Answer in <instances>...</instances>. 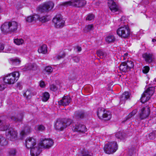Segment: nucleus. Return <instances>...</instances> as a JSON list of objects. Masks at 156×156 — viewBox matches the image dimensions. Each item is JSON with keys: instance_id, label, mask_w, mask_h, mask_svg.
Masks as SVG:
<instances>
[{"instance_id": "f257e3e1", "label": "nucleus", "mask_w": 156, "mask_h": 156, "mask_svg": "<svg viewBox=\"0 0 156 156\" xmlns=\"http://www.w3.org/2000/svg\"><path fill=\"white\" fill-rule=\"evenodd\" d=\"M19 26V23L15 21L5 23L1 26L2 31L4 33L16 32Z\"/></svg>"}, {"instance_id": "f03ea898", "label": "nucleus", "mask_w": 156, "mask_h": 156, "mask_svg": "<svg viewBox=\"0 0 156 156\" xmlns=\"http://www.w3.org/2000/svg\"><path fill=\"white\" fill-rule=\"evenodd\" d=\"M20 76L18 72H14L9 74L4 77V80L5 83L9 84H12L18 80Z\"/></svg>"}, {"instance_id": "7ed1b4c3", "label": "nucleus", "mask_w": 156, "mask_h": 156, "mask_svg": "<svg viewBox=\"0 0 156 156\" xmlns=\"http://www.w3.org/2000/svg\"><path fill=\"white\" fill-rule=\"evenodd\" d=\"M86 4L85 0H71L62 3L60 5L66 7L72 6L74 7L80 8L84 6Z\"/></svg>"}, {"instance_id": "20e7f679", "label": "nucleus", "mask_w": 156, "mask_h": 156, "mask_svg": "<svg viewBox=\"0 0 156 156\" xmlns=\"http://www.w3.org/2000/svg\"><path fill=\"white\" fill-rule=\"evenodd\" d=\"M154 91V87H148L142 94L140 98L141 102L144 103L149 100Z\"/></svg>"}, {"instance_id": "39448f33", "label": "nucleus", "mask_w": 156, "mask_h": 156, "mask_svg": "<svg viewBox=\"0 0 156 156\" xmlns=\"http://www.w3.org/2000/svg\"><path fill=\"white\" fill-rule=\"evenodd\" d=\"M97 114L100 119L105 120H109L112 117L110 112L105 111L103 108H99L97 112Z\"/></svg>"}, {"instance_id": "423d86ee", "label": "nucleus", "mask_w": 156, "mask_h": 156, "mask_svg": "<svg viewBox=\"0 0 156 156\" xmlns=\"http://www.w3.org/2000/svg\"><path fill=\"white\" fill-rule=\"evenodd\" d=\"M118 149L117 143L115 142H108L105 145L104 147V151L107 154H112Z\"/></svg>"}, {"instance_id": "0eeeda50", "label": "nucleus", "mask_w": 156, "mask_h": 156, "mask_svg": "<svg viewBox=\"0 0 156 156\" xmlns=\"http://www.w3.org/2000/svg\"><path fill=\"white\" fill-rule=\"evenodd\" d=\"M118 35L122 37L126 38L130 34V30L127 24L125 25L123 27H119L117 30Z\"/></svg>"}, {"instance_id": "6e6552de", "label": "nucleus", "mask_w": 156, "mask_h": 156, "mask_svg": "<svg viewBox=\"0 0 156 156\" xmlns=\"http://www.w3.org/2000/svg\"><path fill=\"white\" fill-rule=\"evenodd\" d=\"M53 140L50 138H42L40 140L38 145L45 149H49L53 145Z\"/></svg>"}, {"instance_id": "1a4fd4ad", "label": "nucleus", "mask_w": 156, "mask_h": 156, "mask_svg": "<svg viewBox=\"0 0 156 156\" xmlns=\"http://www.w3.org/2000/svg\"><path fill=\"white\" fill-rule=\"evenodd\" d=\"M54 4L51 1L45 3L39 7V10L42 12H48L54 7Z\"/></svg>"}, {"instance_id": "9d476101", "label": "nucleus", "mask_w": 156, "mask_h": 156, "mask_svg": "<svg viewBox=\"0 0 156 156\" xmlns=\"http://www.w3.org/2000/svg\"><path fill=\"white\" fill-rule=\"evenodd\" d=\"M150 114L149 107L146 106L142 108L139 111V118L140 120L144 119L147 118Z\"/></svg>"}, {"instance_id": "9b49d317", "label": "nucleus", "mask_w": 156, "mask_h": 156, "mask_svg": "<svg viewBox=\"0 0 156 156\" xmlns=\"http://www.w3.org/2000/svg\"><path fill=\"white\" fill-rule=\"evenodd\" d=\"M53 22L57 28L62 27L64 24L65 21L60 15H56L53 19Z\"/></svg>"}, {"instance_id": "f8f14e48", "label": "nucleus", "mask_w": 156, "mask_h": 156, "mask_svg": "<svg viewBox=\"0 0 156 156\" xmlns=\"http://www.w3.org/2000/svg\"><path fill=\"white\" fill-rule=\"evenodd\" d=\"M23 117V112L18 113L17 112H13L10 115L9 118L15 122H19L22 121Z\"/></svg>"}, {"instance_id": "ddd939ff", "label": "nucleus", "mask_w": 156, "mask_h": 156, "mask_svg": "<svg viewBox=\"0 0 156 156\" xmlns=\"http://www.w3.org/2000/svg\"><path fill=\"white\" fill-rule=\"evenodd\" d=\"M72 129L74 131L82 133H85L87 130V129L84 125L79 123L73 124Z\"/></svg>"}, {"instance_id": "4468645a", "label": "nucleus", "mask_w": 156, "mask_h": 156, "mask_svg": "<svg viewBox=\"0 0 156 156\" xmlns=\"http://www.w3.org/2000/svg\"><path fill=\"white\" fill-rule=\"evenodd\" d=\"M7 131L8 134L6 135L7 137L12 141H14L17 138V133L13 129H9Z\"/></svg>"}, {"instance_id": "2eb2a0df", "label": "nucleus", "mask_w": 156, "mask_h": 156, "mask_svg": "<svg viewBox=\"0 0 156 156\" xmlns=\"http://www.w3.org/2000/svg\"><path fill=\"white\" fill-rule=\"evenodd\" d=\"M26 146L27 148L30 149L36 145V141L35 138L33 137H29L26 139Z\"/></svg>"}, {"instance_id": "dca6fc26", "label": "nucleus", "mask_w": 156, "mask_h": 156, "mask_svg": "<svg viewBox=\"0 0 156 156\" xmlns=\"http://www.w3.org/2000/svg\"><path fill=\"white\" fill-rule=\"evenodd\" d=\"M108 4L110 10L112 12H119V9L118 6L113 0H108Z\"/></svg>"}, {"instance_id": "f3484780", "label": "nucleus", "mask_w": 156, "mask_h": 156, "mask_svg": "<svg viewBox=\"0 0 156 156\" xmlns=\"http://www.w3.org/2000/svg\"><path fill=\"white\" fill-rule=\"evenodd\" d=\"M55 127L56 129L58 131H62L66 127V125L65 124L63 121L59 119L56 122Z\"/></svg>"}, {"instance_id": "a211bd4d", "label": "nucleus", "mask_w": 156, "mask_h": 156, "mask_svg": "<svg viewBox=\"0 0 156 156\" xmlns=\"http://www.w3.org/2000/svg\"><path fill=\"white\" fill-rule=\"evenodd\" d=\"M71 101V99L69 96H65L58 101V104L59 105L66 106L68 105Z\"/></svg>"}, {"instance_id": "6ab92c4d", "label": "nucleus", "mask_w": 156, "mask_h": 156, "mask_svg": "<svg viewBox=\"0 0 156 156\" xmlns=\"http://www.w3.org/2000/svg\"><path fill=\"white\" fill-rule=\"evenodd\" d=\"M38 146V145L37 146H35L30 148V154L31 156H37L40 153L41 149Z\"/></svg>"}, {"instance_id": "aec40b11", "label": "nucleus", "mask_w": 156, "mask_h": 156, "mask_svg": "<svg viewBox=\"0 0 156 156\" xmlns=\"http://www.w3.org/2000/svg\"><path fill=\"white\" fill-rule=\"evenodd\" d=\"M142 56L146 62L149 63L152 62L154 58L153 54L149 53H145Z\"/></svg>"}, {"instance_id": "412c9836", "label": "nucleus", "mask_w": 156, "mask_h": 156, "mask_svg": "<svg viewBox=\"0 0 156 156\" xmlns=\"http://www.w3.org/2000/svg\"><path fill=\"white\" fill-rule=\"evenodd\" d=\"M130 97V94L128 92H125L122 94L120 98V103L121 104L125 103L126 101L129 99Z\"/></svg>"}, {"instance_id": "4be33fe9", "label": "nucleus", "mask_w": 156, "mask_h": 156, "mask_svg": "<svg viewBox=\"0 0 156 156\" xmlns=\"http://www.w3.org/2000/svg\"><path fill=\"white\" fill-rule=\"evenodd\" d=\"M9 127L8 124L4 121H2L0 120V130L2 131H5Z\"/></svg>"}, {"instance_id": "5701e85b", "label": "nucleus", "mask_w": 156, "mask_h": 156, "mask_svg": "<svg viewBox=\"0 0 156 156\" xmlns=\"http://www.w3.org/2000/svg\"><path fill=\"white\" fill-rule=\"evenodd\" d=\"M36 66L34 64L30 63L26 64L23 69V70L24 71H26L30 70H34Z\"/></svg>"}, {"instance_id": "b1692460", "label": "nucleus", "mask_w": 156, "mask_h": 156, "mask_svg": "<svg viewBox=\"0 0 156 156\" xmlns=\"http://www.w3.org/2000/svg\"><path fill=\"white\" fill-rule=\"evenodd\" d=\"M38 51L39 53L46 54L47 51V47L46 44H43L38 49Z\"/></svg>"}, {"instance_id": "393cba45", "label": "nucleus", "mask_w": 156, "mask_h": 156, "mask_svg": "<svg viewBox=\"0 0 156 156\" xmlns=\"http://www.w3.org/2000/svg\"><path fill=\"white\" fill-rule=\"evenodd\" d=\"M8 156H15L17 153V150L14 148H10L7 151Z\"/></svg>"}, {"instance_id": "a878e982", "label": "nucleus", "mask_w": 156, "mask_h": 156, "mask_svg": "<svg viewBox=\"0 0 156 156\" xmlns=\"http://www.w3.org/2000/svg\"><path fill=\"white\" fill-rule=\"evenodd\" d=\"M119 69L120 70L124 72H126L129 71L128 69L126 62H123L121 63L119 67Z\"/></svg>"}, {"instance_id": "bb28decb", "label": "nucleus", "mask_w": 156, "mask_h": 156, "mask_svg": "<svg viewBox=\"0 0 156 156\" xmlns=\"http://www.w3.org/2000/svg\"><path fill=\"white\" fill-rule=\"evenodd\" d=\"M30 132V127L28 126H26L20 132V135L23 136L29 133Z\"/></svg>"}, {"instance_id": "cd10ccee", "label": "nucleus", "mask_w": 156, "mask_h": 156, "mask_svg": "<svg viewBox=\"0 0 156 156\" xmlns=\"http://www.w3.org/2000/svg\"><path fill=\"white\" fill-rule=\"evenodd\" d=\"M84 115V113L82 111H76L75 113V116L78 119L83 118Z\"/></svg>"}, {"instance_id": "c85d7f7f", "label": "nucleus", "mask_w": 156, "mask_h": 156, "mask_svg": "<svg viewBox=\"0 0 156 156\" xmlns=\"http://www.w3.org/2000/svg\"><path fill=\"white\" fill-rule=\"evenodd\" d=\"M39 16L37 15H34L28 16L26 19V20L28 22H32L33 21L37 19H38Z\"/></svg>"}, {"instance_id": "c756f323", "label": "nucleus", "mask_w": 156, "mask_h": 156, "mask_svg": "<svg viewBox=\"0 0 156 156\" xmlns=\"http://www.w3.org/2000/svg\"><path fill=\"white\" fill-rule=\"evenodd\" d=\"M96 54L98 56L102 58L105 57L107 55L106 52L101 50H98L96 52Z\"/></svg>"}, {"instance_id": "7c9ffc66", "label": "nucleus", "mask_w": 156, "mask_h": 156, "mask_svg": "<svg viewBox=\"0 0 156 156\" xmlns=\"http://www.w3.org/2000/svg\"><path fill=\"white\" fill-rule=\"evenodd\" d=\"M115 40L114 36L112 35H109L105 38V40L107 42L110 43L114 42Z\"/></svg>"}, {"instance_id": "2f4dec72", "label": "nucleus", "mask_w": 156, "mask_h": 156, "mask_svg": "<svg viewBox=\"0 0 156 156\" xmlns=\"http://www.w3.org/2000/svg\"><path fill=\"white\" fill-rule=\"evenodd\" d=\"M8 142L5 137L0 135V145L1 146H5L7 144Z\"/></svg>"}, {"instance_id": "473e14b6", "label": "nucleus", "mask_w": 156, "mask_h": 156, "mask_svg": "<svg viewBox=\"0 0 156 156\" xmlns=\"http://www.w3.org/2000/svg\"><path fill=\"white\" fill-rule=\"evenodd\" d=\"M65 54L64 52H61L59 55H56L54 57L55 60H58L64 58L65 56Z\"/></svg>"}, {"instance_id": "72a5a7b5", "label": "nucleus", "mask_w": 156, "mask_h": 156, "mask_svg": "<svg viewBox=\"0 0 156 156\" xmlns=\"http://www.w3.org/2000/svg\"><path fill=\"white\" fill-rule=\"evenodd\" d=\"M115 136L118 139L122 140L124 138L126 135L124 133L118 132L115 134Z\"/></svg>"}, {"instance_id": "f704fd0d", "label": "nucleus", "mask_w": 156, "mask_h": 156, "mask_svg": "<svg viewBox=\"0 0 156 156\" xmlns=\"http://www.w3.org/2000/svg\"><path fill=\"white\" fill-rule=\"evenodd\" d=\"M10 61L12 64L14 65H17L20 64V61L18 58H11L10 59Z\"/></svg>"}, {"instance_id": "c9c22d12", "label": "nucleus", "mask_w": 156, "mask_h": 156, "mask_svg": "<svg viewBox=\"0 0 156 156\" xmlns=\"http://www.w3.org/2000/svg\"><path fill=\"white\" fill-rule=\"evenodd\" d=\"M50 95L48 93L45 92L43 94L42 101H46L49 99Z\"/></svg>"}, {"instance_id": "e433bc0d", "label": "nucleus", "mask_w": 156, "mask_h": 156, "mask_svg": "<svg viewBox=\"0 0 156 156\" xmlns=\"http://www.w3.org/2000/svg\"><path fill=\"white\" fill-rule=\"evenodd\" d=\"M126 63L129 70H130L131 69L133 68L134 67V63L133 62L131 61H127L126 62Z\"/></svg>"}, {"instance_id": "4c0bfd02", "label": "nucleus", "mask_w": 156, "mask_h": 156, "mask_svg": "<svg viewBox=\"0 0 156 156\" xmlns=\"http://www.w3.org/2000/svg\"><path fill=\"white\" fill-rule=\"evenodd\" d=\"M24 42V41L22 39H16L14 40V42L17 45L22 44Z\"/></svg>"}, {"instance_id": "58836bf2", "label": "nucleus", "mask_w": 156, "mask_h": 156, "mask_svg": "<svg viewBox=\"0 0 156 156\" xmlns=\"http://www.w3.org/2000/svg\"><path fill=\"white\" fill-rule=\"evenodd\" d=\"M137 112V110L136 109L134 110L131 113H130L127 116L126 120L129 119L132 116L134 115Z\"/></svg>"}, {"instance_id": "ea45409f", "label": "nucleus", "mask_w": 156, "mask_h": 156, "mask_svg": "<svg viewBox=\"0 0 156 156\" xmlns=\"http://www.w3.org/2000/svg\"><path fill=\"white\" fill-rule=\"evenodd\" d=\"M52 68L50 66H48L45 68L44 69V71L47 73L48 74H49L51 73L53 71Z\"/></svg>"}, {"instance_id": "a19ab883", "label": "nucleus", "mask_w": 156, "mask_h": 156, "mask_svg": "<svg viewBox=\"0 0 156 156\" xmlns=\"http://www.w3.org/2000/svg\"><path fill=\"white\" fill-rule=\"evenodd\" d=\"M82 156H92V153L86 150H83L82 152Z\"/></svg>"}, {"instance_id": "79ce46f5", "label": "nucleus", "mask_w": 156, "mask_h": 156, "mask_svg": "<svg viewBox=\"0 0 156 156\" xmlns=\"http://www.w3.org/2000/svg\"><path fill=\"white\" fill-rule=\"evenodd\" d=\"M32 93L31 91L30 90H27L23 94V95L26 96L27 98H29L31 96Z\"/></svg>"}, {"instance_id": "37998d69", "label": "nucleus", "mask_w": 156, "mask_h": 156, "mask_svg": "<svg viewBox=\"0 0 156 156\" xmlns=\"http://www.w3.org/2000/svg\"><path fill=\"white\" fill-rule=\"evenodd\" d=\"M150 70L149 67L147 66H144L142 69V71L144 73H147Z\"/></svg>"}, {"instance_id": "c03bdc74", "label": "nucleus", "mask_w": 156, "mask_h": 156, "mask_svg": "<svg viewBox=\"0 0 156 156\" xmlns=\"http://www.w3.org/2000/svg\"><path fill=\"white\" fill-rule=\"evenodd\" d=\"M39 18V20L43 23L45 22L48 21V20L46 16H43Z\"/></svg>"}, {"instance_id": "a18cd8bd", "label": "nucleus", "mask_w": 156, "mask_h": 156, "mask_svg": "<svg viewBox=\"0 0 156 156\" xmlns=\"http://www.w3.org/2000/svg\"><path fill=\"white\" fill-rule=\"evenodd\" d=\"M94 15L92 14L88 15L86 18V20L91 21L94 20Z\"/></svg>"}, {"instance_id": "49530a36", "label": "nucleus", "mask_w": 156, "mask_h": 156, "mask_svg": "<svg viewBox=\"0 0 156 156\" xmlns=\"http://www.w3.org/2000/svg\"><path fill=\"white\" fill-rule=\"evenodd\" d=\"M50 89L52 91H55L57 90V87L54 84H51L50 86Z\"/></svg>"}, {"instance_id": "de8ad7c7", "label": "nucleus", "mask_w": 156, "mask_h": 156, "mask_svg": "<svg viewBox=\"0 0 156 156\" xmlns=\"http://www.w3.org/2000/svg\"><path fill=\"white\" fill-rule=\"evenodd\" d=\"M64 122L65 124L66 125V127L67 126L70 125L72 122V120L69 119H67L66 121H63Z\"/></svg>"}, {"instance_id": "09e8293b", "label": "nucleus", "mask_w": 156, "mask_h": 156, "mask_svg": "<svg viewBox=\"0 0 156 156\" xmlns=\"http://www.w3.org/2000/svg\"><path fill=\"white\" fill-rule=\"evenodd\" d=\"M149 137L151 140L154 139L155 137V134L154 132L150 133L149 135Z\"/></svg>"}, {"instance_id": "8fccbe9b", "label": "nucleus", "mask_w": 156, "mask_h": 156, "mask_svg": "<svg viewBox=\"0 0 156 156\" xmlns=\"http://www.w3.org/2000/svg\"><path fill=\"white\" fill-rule=\"evenodd\" d=\"M93 25H88L86 26L85 28L87 30V31H90L93 29Z\"/></svg>"}, {"instance_id": "3c124183", "label": "nucleus", "mask_w": 156, "mask_h": 156, "mask_svg": "<svg viewBox=\"0 0 156 156\" xmlns=\"http://www.w3.org/2000/svg\"><path fill=\"white\" fill-rule=\"evenodd\" d=\"M45 127L44 126L42 125H38L37 126V129L39 130L40 131H42L44 130Z\"/></svg>"}, {"instance_id": "603ef678", "label": "nucleus", "mask_w": 156, "mask_h": 156, "mask_svg": "<svg viewBox=\"0 0 156 156\" xmlns=\"http://www.w3.org/2000/svg\"><path fill=\"white\" fill-rule=\"evenodd\" d=\"M17 87L20 90H21L22 88V87L21 83H18L17 84Z\"/></svg>"}, {"instance_id": "864d4df0", "label": "nucleus", "mask_w": 156, "mask_h": 156, "mask_svg": "<svg viewBox=\"0 0 156 156\" xmlns=\"http://www.w3.org/2000/svg\"><path fill=\"white\" fill-rule=\"evenodd\" d=\"M73 60L75 62L77 63L79 61V58L78 57H75L73 58Z\"/></svg>"}, {"instance_id": "5fc2aeb1", "label": "nucleus", "mask_w": 156, "mask_h": 156, "mask_svg": "<svg viewBox=\"0 0 156 156\" xmlns=\"http://www.w3.org/2000/svg\"><path fill=\"white\" fill-rule=\"evenodd\" d=\"M4 45L0 43V52H1L4 49Z\"/></svg>"}, {"instance_id": "6e6d98bb", "label": "nucleus", "mask_w": 156, "mask_h": 156, "mask_svg": "<svg viewBox=\"0 0 156 156\" xmlns=\"http://www.w3.org/2000/svg\"><path fill=\"white\" fill-rule=\"evenodd\" d=\"M40 86L41 87H44L45 86L44 82L43 81H41L40 83Z\"/></svg>"}, {"instance_id": "4d7b16f0", "label": "nucleus", "mask_w": 156, "mask_h": 156, "mask_svg": "<svg viewBox=\"0 0 156 156\" xmlns=\"http://www.w3.org/2000/svg\"><path fill=\"white\" fill-rule=\"evenodd\" d=\"M5 88V85L3 84L0 85V90H2L4 89Z\"/></svg>"}, {"instance_id": "13d9d810", "label": "nucleus", "mask_w": 156, "mask_h": 156, "mask_svg": "<svg viewBox=\"0 0 156 156\" xmlns=\"http://www.w3.org/2000/svg\"><path fill=\"white\" fill-rule=\"evenodd\" d=\"M76 48L78 51H81V48L79 46H77Z\"/></svg>"}, {"instance_id": "bf43d9fd", "label": "nucleus", "mask_w": 156, "mask_h": 156, "mask_svg": "<svg viewBox=\"0 0 156 156\" xmlns=\"http://www.w3.org/2000/svg\"><path fill=\"white\" fill-rule=\"evenodd\" d=\"M125 17H122L120 19L121 21H122L124 20L125 19Z\"/></svg>"}, {"instance_id": "052dcab7", "label": "nucleus", "mask_w": 156, "mask_h": 156, "mask_svg": "<svg viewBox=\"0 0 156 156\" xmlns=\"http://www.w3.org/2000/svg\"><path fill=\"white\" fill-rule=\"evenodd\" d=\"M152 42H156V40L155 39H152Z\"/></svg>"}, {"instance_id": "680f3d73", "label": "nucleus", "mask_w": 156, "mask_h": 156, "mask_svg": "<svg viewBox=\"0 0 156 156\" xmlns=\"http://www.w3.org/2000/svg\"><path fill=\"white\" fill-rule=\"evenodd\" d=\"M128 55V54L126 53H125V54H124V55L126 56H127V55Z\"/></svg>"}, {"instance_id": "e2e57ef3", "label": "nucleus", "mask_w": 156, "mask_h": 156, "mask_svg": "<svg viewBox=\"0 0 156 156\" xmlns=\"http://www.w3.org/2000/svg\"><path fill=\"white\" fill-rule=\"evenodd\" d=\"M131 150H129V152H131Z\"/></svg>"}]
</instances>
